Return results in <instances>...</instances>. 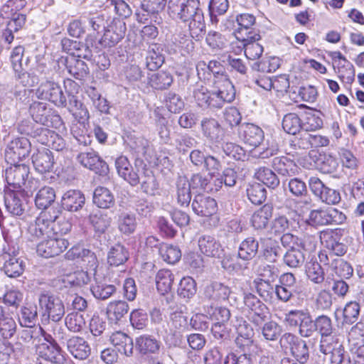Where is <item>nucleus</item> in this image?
<instances>
[{
    "instance_id": "nucleus-1",
    "label": "nucleus",
    "mask_w": 364,
    "mask_h": 364,
    "mask_svg": "<svg viewBox=\"0 0 364 364\" xmlns=\"http://www.w3.org/2000/svg\"><path fill=\"white\" fill-rule=\"evenodd\" d=\"M213 79V90L200 86L193 92L194 99L202 108L220 109L225 103L232 102L235 97L233 85L227 75H220Z\"/></svg>"
},
{
    "instance_id": "nucleus-2",
    "label": "nucleus",
    "mask_w": 364,
    "mask_h": 364,
    "mask_svg": "<svg viewBox=\"0 0 364 364\" xmlns=\"http://www.w3.org/2000/svg\"><path fill=\"white\" fill-rule=\"evenodd\" d=\"M38 304L43 317L54 323L60 321L65 313L62 299L50 292L43 291L38 295Z\"/></svg>"
},
{
    "instance_id": "nucleus-3",
    "label": "nucleus",
    "mask_w": 364,
    "mask_h": 364,
    "mask_svg": "<svg viewBox=\"0 0 364 364\" xmlns=\"http://www.w3.org/2000/svg\"><path fill=\"white\" fill-rule=\"evenodd\" d=\"M37 98L48 100L58 107H66V97L59 84L52 80L41 82L36 91Z\"/></svg>"
},
{
    "instance_id": "nucleus-4",
    "label": "nucleus",
    "mask_w": 364,
    "mask_h": 364,
    "mask_svg": "<svg viewBox=\"0 0 364 364\" xmlns=\"http://www.w3.org/2000/svg\"><path fill=\"white\" fill-rule=\"evenodd\" d=\"M33 119L46 127H57L62 123L60 115L55 114L46 102H33L29 108Z\"/></svg>"
},
{
    "instance_id": "nucleus-5",
    "label": "nucleus",
    "mask_w": 364,
    "mask_h": 364,
    "mask_svg": "<svg viewBox=\"0 0 364 364\" xmlns=\"http://www.w3.org/2000/svg\"><path fill=\"white\" fill-rule=\"evenodd\" d=\"M286 321L291 326H299L302 337H311L316 332L315 321L307 311L292 310L286 314Z\"/></svg>"
},
{
    "instance_id": "nucleus-6",
    "label": "nucleus",
    "mask_w": 364,
    "mask_h": 364,
    "mask_svg": "<svg viewBox=\"0 0 364 364\" xmlns=\"http://www.w3.org/2000/svg\"><path fill=\"white\" fill-rule=\"evenodd\" d=\"M237 336L235 339V344L243 353L239 357L236 356L237 364H250V337L249 323L242 318L237 319Z\"/></svg>"
},
{
    "instance_id": "nucleus-7",
    "label": "nucleus",
    "mask_w": 364,
    "mask_h": 364,
    "mask_svg": "<svg viewBox=\"0 0 364 364\" xmlns=\"http://www.w3.org/2000/svg\"><path fill=\"white\" fill-rule=\"evenodd\" d=\"M281 346L289 350L295 359L305 363L309 359V348L304 341L290 333H284L280 339Z\"/></svg>"
},
{
    "instance_id": "nucleus-8",
    "label": "nucleus",
    "mask_w": 364,
    "mask_h": 364,
    "mask_svg": "<svg viewBox=\"0 0 364 364\" xmlns=\"http://www.w3.org/2000/svg\"><path fill=\"white\" fill-rule=\"evenodd\" d=\"M346 219V215L336 208L314 210L310 213L309 223L311 225H327L342 224Z\"/></svg>"
},
{
    "instance_id": "nucleus-9",
    "label": "nucleus",
    "mask_w": 364,
    "mask_h": 364,
    "mask_svg": "<svg viewBox=\"0 0 364 364\" xmlns=\"http://www.w3.org/2000/svg\"><path fill=\"white\" fill-rule=\"evenodd\" d=\"M200 6L199 0H169L168 10L169 14L173 18H178L183 22H188L191 14L198 11Z\"/></svg>"
},
{
    "instance_id": "nucleus-10",
    "label": "nucleus",
    "mask_w": 364,
    "mask_h": 364,
    "mask_svg": "<svg viewBox=\"0 0 364 364\" xmlns=\"http://www.w3.org/2000/svg\"><path fill=\"white\" fill-rule=\"evenodd\" d=\"M126 31L124 21L119 18H114L106 27L100 43L104 47H113L123 39Z\"/></svg>"
},
{
    "instance_id": "nucleus-11",
    "label": "nucleus",
    "mask_w": 364,
    "mask_h": 364,
    "mask_svg": "<svg viewBox=\"0 0 364 364\" xmlns=\"http://www.w3.org/2000/svg\"><path fill=\"white\" fill-rule=\"evenodd\" d=\"M31 144L26 137L16 138L9 143L5 150V158L8 163L16 164L28 156Z\"/></svg>"
},
{
    "instance_id": "nucleus-12",
    "label": "nucleus",
    "mask_w": 364,
    "mask_h": 364,
    "mask_svg": "<svg viewBox=\"0 0 364 364\" xmlns=\"http://www.w3.org/2000/svg\"><path fill=\"white\" fill-rule=\"evenodd\" d=\"M319 237L322 245L331 251L330 254L336 256H343L346 253L348 247L341 242L342 233L341 230H323L320 232Z\"/></svg>"
},
{
    "instance_id": "nucleus-13",
    "label": "nucleus",
    "mask_w": 364,
    "mask_h": 364,
    "mask_svg": "<svg viewBox=\"0 0 364 364\" xmlns=\"http://www.w3.org/2000/svg\"><path fill=\"white\" fill-rule=\"evenodd\" d=\"M360 326L362 323H356L348 333L350 351L353 355V364H364L363 334Z\"/></svg>"
},
{
    "instance_id": "nucleus-14",
    "label": "nucleus",
    "mask_w": 364,
    "mask_h": 364,
    "mask_svg": "<svg viewBox=\"0 0 364 364\" xmlns=\"http://www.w3.org/2000/svg\"><path fill=\"white\" fill-rule=\"evenodd\" d=\"M69 245L67 240L60 237H48L39 242L36 247L37 253L43 257L48 258L60 255Z\"/></svg>"
},
{
    "instance_id": "nucleus-15",
    "label": "nucleus",
    "mask_w": 364,
    "mask_h": 364,
    "mask_svg": "<svg viewBox=\"0 0 364 364\" xmlns=\"http://www.w3.org/2000/svg\"><path fill=\"white\" fill-rule=\"evenodd\" d=\"M77 160L82 166L100 176H105L109 171L107 163L94 150L80 153Z\"/></svg>"
},
{
    "instance_id": "nucleus-16",
    "label": "nucleus",
    "mask_w": 364,
    "mask_h": 364,
    "mask_svg": "<svg viewBox=\"0 0 364 364\" xmlns=\"http://www.w3.org/2000/svg\"><path fill=\"white\" fill-rule=\"evenodd\" d=\"M33 135L41 144L46 145L53 150L59 151L65 146L64 139L54 131L48 128H37L33 131Z\"/></svg>"
},
{
    "instance_id": "nucleus-17",
    "label": "nucleus",
    "mask_w": 364,
    "mask_h": 364,
    "mask_svg": "<svg viewBox=\"0 0 364 364\" xmlns=\"http://www.w3.org/2000/svg\"><path fill=\"white\" fill-rule=\"evenodd\" d=\"M264 139V134L263 130L258 126L252 124V158L253 159H267L270 156L276 155L279 149L277 146L267 147L262 151L257 149V148L263 142Z\"/></svg>"
},
{
    "instance_id": "nucleus-18",
    "label": "nucleus",
    "mask_w": 364,
    "mask_h": 364,
    "mask_svg": "<svg viewBox=\"0 0 364 364\" xmlns=\"http://www.w3.org/2000/svg\"><path fill=\"white\" fill-rule=\"evenodd\" d=\"M6 169L5 178L8 185L14 189L21 188L25 184L29 173V168L23 164H12Z\"/></svg>"
},
{
    "instance_id": "nucleus-19",
    "label": "nucleus",
    "mask_w": 364,
    "mask_h": 364,
    "mask_svg": "<svg viewBox=\"0 0 364 364\" xmlns=\"http://www.w3.org/2000/svg\"><path fill=\"white\" fill-rule=\"evenodd\" d=\"M320 350L323 354H331V364H353L350 358L338 342H336L333 346L327 339L322 340Z\"/></svg>"
},
{
    "instance_id": "nucleus-20",
    "label": "nucleus",
    "mask_w": 364,
    "mask_h": 364,
    "mask_svg": "<svg viewBox=\"0 0 364 364\" xmlns=\"http://www.w3.org/2000/svg\"><path fill=\"white\" fill-rule=\"evenodd\" d=\"M18 251L9 250L1 255L4 264L3 269L5 274L9 277H18L23 274L24 271V264L23 260L17 257Z\"/></svg>"
},
{
    "instance_id": "nucleus-21",
    "label": "nucleus",
    "mask_w": 364,
    "mask_h": 364,
    "mask_svg": "<svg viewBox=\"0 0 364 364\" xmlns=\"http://www.w3.org/2000/svg\"><path fill=\"white\" fill-rule=\"evenodd\" d=\"M252 332L253 336L263 337L267 341H276L282 333V327L269 318L255 328L252 327Z\"/></svg>"
},
{
    "instance_id": "nucleus-22",
    "label": "nucleus",
    "mask_w": 364,
    "mask_h": 364,
    "mask_svg": "<svg viewBox=\"0 0 364 364\" xmlns=\"http://www.w3.org/2000/svg\"><path fill=\"white\" fill-rule=\"evenodd\" d=\"M36 351L41 359L50 360L58 363H64L65 361L63 353L58 343H40L36 344Z\"/></svg>"
},
{
    "instance_id": "nucleus-23",
    "label": "nucleus",
    "mask_w": 364,
    "mask_h": 364,
    "mask_svg": "<svg viewBox=\"0 0 364 364\" xmlns=\"http://www.w3.org/2000/svg\"><path fill=\"white\" fill-rule=\"evenodd\" d=\"M192 208L196 214L203 217H209L217 211L215 199L203 194L196 195L192 202Z\"/></svg>"
},
{
    "instance_id": "nucleus-24",
    "label": "nucleus",
    "mask_w": 364,
    "mask_h": 364,
    "mask_svg": "<svg viewBox=\"0 0 364 364\" xmlns=\"http://www.w3.org/2000/svg\"><path fill=\"white\" fill-rule=\"evenodd\" d=\"M282 245L285 247L297 248L300 247L304 251H313L316 248V240L312 236H306L300 240L298 237L291 233H285L280 238Z\"/></svg>"
},
{
    "instance_id": "nucleus-25",
    "label": "nucleus",
    "mask_w": 364,
    "mask_h": 364,
    "mask_svg": "<svg viewBox=\"0 0 364 364\" xmlns=\"http://www.w3.org/2000/svg\"><path fill=\"white\" fill-rule=\"evenodd\" d=\"M237 27L235 30V36L237 41H240L246 49L250 44V15L240 14L237 16ZM245 55L247 57L246 50Z\"/></svg>"
},
{
    "instance_id": "nucleus-26",
    "label": "nucleus",
    "mask_w": 364,
    "mask_h": 364,
    "mask_svg": "<svg viewBox=\"0 0 364 364\" xmlns=\"http://www.w3.org/2000/svg\"><path fill=\"white\" fill-rule=\"evenodd\" d=\"M85 202L84 194L78 190H69L63 194L61 198L62 207L70 212L80 210L85 205Z\"/></svg>"
},
{
    "instance_id": "nucleus-27",
    "label": "nucleus",
    "mask_w": 364,
    "mask_h": 364,
    "mask_svg": "<svg viewBox=\"0 0 364 364\" xmlns=\"http://www.w3.org/2000/svg\"><path fill=\"white\" fill-rule=\"evenodd\" d=\"M129 311L127 302L122 300L111 301L107 306V316L112 323L119 324L126 317Z\"/></svg>"
},
{
    "instance_id": "nucleus-28",
    "label": "nucleus",
    "mask_w": 364,
    "mask_h": 364,
    "mask_svg": "<svg viewBox=\"0 0 364 364\" xmlns=\"http://www.w3.org/2000/svg\"><path fill=\"white\" fill-rule=\"evenodd\" d=\"M200 251L205 255L211 257H220L223 254V249L220 243L210 235H202L198 239Z\"/></svg>"
},
{
    "instance_id": "nucleus-29",
    "label": "nucleus",
    "mask_w": 364,
    "mask_h": 364,
    "mask_svg": "<svg viewBox=\"0 0 364 364\" xmlns=\"http://www.w3.org/2000/svg\"><path fill=\"white\" fill-rule=\"evenodd\" d=\"M115 166L118 174L131 186H135L139 184V175L134 171L133 167L126 156L118 157L115 161Z\"/></svg>"
},
{
    "instance_id": "nucleus-30",
    "label": "nucleus",
    "mask_w": 364,
    "mask_h": 364,
    "mask_svg": "<svg viewBox=\"0 0 364 364\" xmlns=\"http://www.w3.org/2000/svg\"><path fill=\"white\" fill-rule=\"evenodd\" d=\"M319 258L321 262L328 264L335 273L341 278L349 279L353 274L352 266L343 259H333L329 262L328 256L323 254L320 255Z\"/></svg>"
},
{
    "instance_id": "nucleus-31",
    "label": "nucleus",
    "mask_w": 364,
    "mask_h": 364,
    "mask_svg": "<svg viewBox=\"0 0 364 364\" xmlns=\"http://www.w3.org/2000/svg\"><path fill=\"white\" fill-rule=\"evenodd\" d=\"M109 341L120 353L126 356L132 355L133 341L132 338L125 333L116 331L110 336Z\"/></svg>"
},
{
    "instance_id": "nucleus-32",
    "label": "nucleus",
    "mask_w": 364,
    "mask_h": 364,
    "mask_svg": "<svg viewBox=\"0 0 364 364\" xmlns=\"http://www.w3.org/2000/svg\"><path fill=\"white\" fill-rule=\"evenodd\" d=\"M67 347L70 353L80 360L86 359L90 354V348L83 338L73 336L67 341Z\"/></svg>"
},
{
    "instance_id": "nucleus-33",
    "label": "nucleus",
    "mask_w": 364,
    "mask_h": 364,
    "mask_svg": "<svg viewBox=\"0 0 364 364\" xmlns=\"http://www.w3.org/2000/svg\"><path fill=\"white\" fill-rule=\"evenodd\" d=\"M136 347L142 355L159 353L161 343L151 335H142L136 338Z\"/></svg>"
},
{
    "instance_id": "nucleus-34",
    "label": "nucleus",
    "mask_w": 364,
    "mask_h": 364,
    "mask_svg": "<svg viewBox=\"0 0 364 364\" xmlns=\"http://www.w3.org/2000/svg\"><path fill=\"white\" fill-rule=\"evenodd\" d=\"M32 161L36 170L41 173L50 171L53 166V156L50 151L43 149L33 154Z\"/></svg>"
},
{
    "instance_id": "nucleus-35",
    "label": "nucleus",
    "mask_w": 364,
    "mask_h": 364,
    "mask_svg": "<svg viewBox=\"0 0 364 364\" xmlns=\"http://www.w3.org/2000/svg\"><path fill=\"white\" fill-rule=\"evenodd\" d=\"M205 297L215 301H223L228 299L230 288L220 282H214L206 286L204 291Z\"/></svg>"
},
{
    "instance_id": "nucleus-36",
    "label": "nucleus",
    "mask_w": 364,
    "mask_h": 364,
    "mask_svg": "<svg viewBox=\"0 0 364 364\" xmlns=\"http://www.w3.org/2000/svg\"><path fill=\"white\" fill-rule=\"evenodd\" d=\"M65 63L68 73L76 79L82 80L87 76L89 68L81 59L76 58V56H70L66 58Z\"/></svg>"
},
{
    "instance_id": "nucleus-37",
    "label": "nucleus",
    "mask_w": 364,
    "mask_h": 364,
    "mask_svg": "<svg viewBox=\"0 0 364 364\" xmlns=\"http://www.w3.org/2000/svg\"><path fill=\"white\" fill-rule=\"evenodd\" d=\"M54 231L55 227L39 216H38L34 223H31L28 227L29 234L36 238H41L44 236L50 237V235L53 234Z\"/></svg>"
},
{
    "instance_id": "nucleus-38",
    "label": "nucleus",
    "mask_w": 364,
    "mask_h": 364,
    "mask_svg": "<svg viewBox=\"0 0 364 364\" xmlns=\"http://www.w3.org/2000/svg\"><path fill=\"white\" fill-rule=\"evenodd\" d=\"M269 318L267 307L254 295H252V327Z\"/></svg>"
},
{
    "instance_id": "nucleus-39",
    "label": "nucleus",
    "mask_w": 364,
    "mask_h": 364,
    "mask_svg": "<svg viewBox=\"0 0 364 364\" xmlns=\"http://www.w3.org/2000/svg\"><path fill=\"white\" fill-rule=\"evenodd\" d=\"M5 207L9 213L13 215H21L24 211L23 204L14 190L5 191Z\"/></svg>"
},
{
    "instance_id": "nucleus-40",
    "label": "nucleus",
    "mask_w": 364,
    "mask_h": 364,
    "mask_svg": "<svg viewBox=\"0 0 364 364\" xmlns=\"http://www.w3.org/2000/svg\"><path fill=\"white\" fill-rule=\"evenodd\" d=\"M66 259L74 260L81 259L88 265L93 266L96 263V257L90 250L85 249L81 246H74L70 248L65 255Z\"/></svg>"
},
{
    "instance_id": "nucleus-41",
    "label": "nucleus",
    "mask_w": 364,
    "mask_h": 364,
    "mask_svg": "<svg viewBox=\"0 0 364 364\" xmlns=\"http://www.w3.org/2000/svg\"><path fill=\"white\" fill-rule=\"evenodd\" d=\"M93 203L100 208H109L114 204V197L108 188L98 186L93 193Z\"/></svg>"
},
{
    "instance_id": "nucleus-42",
    "label": "nucleus",
    "mask_w": 364,
    "mask_h": 364,
    "mask_svg": "<svg viewBox=\"0 0 364 364\" xmlns=\"http://www.w3.org/2000/svg\"><path fill=\"white\" fill-rule=\"evenodd\" d=\"M191 183L186 177H179L176 182V198L181 205H188L191 200Z\"/></svg>"
},
{
    "instance_id": "nucleus-43",
    "label": "nucleus",
    "mask_w": 364,
    "mask_h": 364,
    "mask_svg": "<svg viewBox=\"0 0 364 364\" xmlns=\"http://www.w3.org/2000/svg\"><path fill=\"white\" fill-rule=\"evenodd\" d=\"M314 321L316 331H318L321 336V341L327 339L333 346L336 341H334L333 338H329L333 330L331 319L326 315H322L318 316Z\"/></svg>"
},
{
    "instance_id": "nucleus-44",
    "label": "nucleus",
    "mask_w": 364,
    "mask_h": 364,
    "mask_svg": "<svg viewBox=\"0 0 364 364\" xmlns=\"http://www.w3.org/2000/svg\"><path fill=\"white\" fill-rule=\"evenodd\" d=\"M127 249L121 244H116L111 247L107 255V262L110 265L119 266L124 264L129 259Z\"/></svg>"
},
{
    "instance_id": "nucleus-45",
    "label": "nucleus",
    "mask_w": 364,
    "mask_h": 364,
    "mask_svg": "<svg viewBox=\"0 0 364 364\" xmlns=\"http://www.w3.org/2000/svg\"><path fill=\"white\" fill-rule=\"evenodd\" d=\"M272 168L282 176L294 174L296 171V165L293 160L287 156H277L272 160Z\"/></svg>"
},
{
    "instance_id": "nucleus-46",
    "label": "nucleus",
    "mask_w": 364,
    "mask_h": 364,
    "mask_svg": "<svg viewBox=\"0 0 364 364\" xmlns=\"http://www.w3.org/2000/svg\"><path fill=\"white\" fill-rule=\"evenodd\" d=\"M166 4V0H143L141 3V8L148 15L154 16V21L156 23L160 24L161 18L159 17L158 14L164 10Z\"/></svg>"
},
{
    "instance_id": "nucleus-47",
    "label": "nucleus",
    "mask_w": 364,
    "mask_h": 364,
    "mask_svg": "<svg viewBox=\"0 0 364 364\" xmlns=\"http://www.w3.org/2000/svg\"><path fill=\"white\" fill-rule=\"evenodd\" d=\"M173 77L168 72L159 70L149 77V83L154 89L164 90L171 86Z\"/></svg>"
},
{
    "instance_id": "nucleus-48",
    "label": "nucleus",
    "mask_w": 364,
    "mask_h": 364,
    "mask_svg": "<svg viewBox=\"0 0 364 364\" xmlns=\"http://www.w3.org/2000/svg\"><path fill=\"white\" fill-rule=\"evenodd\" d=\"M272 215V207L265 204L252 215V226L255 229H262L266 227Z\"/></svg>"
},
{
    "instance_id": "nucleus-49",
    "label": "nucleus",
    "mask_w": 364,
    "mask_h": 364,
    "mask_svg": "<svg viewBox=\"0 0 364 364\" xmlns=\"http://www.w3.org/2000/svg\"><path fill=\"white\" fill-rule=\"evenodd\" d=\"M141 188L144 193L150 196H155L159 189L156 179L150 170H146L141 176H139Z\"/></svg>"
},
{
    "instance_id": "nucleus-50",
    "label": "nucleus",
    "mask_w": 364,
    "mask_h": 364,
    "mask_svg": "<svg viewBox=\"0 0 364 364\" xmlns=\"http://www.w3.org/2000/svg\"><path fill=\"white\" fill-rule=\"evenodd\" d=\"M203 135L212 141H216L220 137V125L214 118H204L201 121Z\"/></svg>"
},
{
    "instance_id": "nucleus-51",
    "label": "nucleus",
    "mask_w": 364,
    "mask_h": 364,
    "mask_svg": "<svg viewBox=\"0 0 364 364\" xmlns=\"http://www.w3.org/2000/svg\"><path fill=\"white\" fill-rule=\"evenodd\" d=\"M195 11L191 13V18L188 21L189 30L193 37L200 35L205 28L203 11L200 6H198V11Z\"/></svg>"
},
{
    "instance_id": "nucleus-52",
    "label": "nucleus",
    "mask_w": 364,
    "mask_h": 364,
    "mask_svg": "<svg viewBox=\"0 0 364 364\" xmlns=\"http://www.w3.org/2000/svg\"><path fill=\"white\" fill-rule=\"evenodd\" d=\"M55 199V190L51 187L44 186L37 193L35 198V203L38 208L46 209L54 202Z\"/></svg>"
},
{
    "instance_id": "nucleus-53",
    "label": "nucleus",
    "mask_w": 364,
    "mask_h": 364,
    "mask_svg": "<svg viewBox=\"0 0 364 364\" xmlns=\"http://www.w3.org/2000/svg\"><path fill=\"white\" fill-rule=\"evenodd\" d=\"M119 230L127 235L134 233L136 230L137 223L134 214L122 213L117 220Z\"/></svg>"
},
{
    "instance_id": "nucleus-54",
    "label": "nucleus",
    "mask_w": 364,
    "mask_h": 364,
    "mask_svg": "<svg viewBox=\"0 0 364 364\" xmlns=\"http://www.w3.org/2000/svg\"><path fill=\"white\" fill-rule=\"evenodd\" d=\"M65 324L70 331L79 333L85 327L86 321L81 312H71L65 316Z\"/></svg>"
},
{
    "instance_id": "nucleus-55",
    "label": "nucleus",
    "mask_w": 364,
    "mask_h": 364,
    "mask_svg": "<svg viewBox=\"0 0 364 364\" xmlns=\"http://www.w3.org/2000/svg\"><path fill=\"white\" fill-rule=\"evenodd\" d=\"M255 178L262 183L268 187L274 188L279 183V181L276 174L269 168L260 167L256 170L254 176Z\"/></svg>"
},
{
    "instance_id": "nucleus-56",
    "label": "nucleus",
    "mask_w": 364,
    "mask_h": 364,
    "mask_svg": "<svg viewBox=\"0 0 364 364\" xmlns=\"http://www.w3.org/2000/svg\"><path fill=\"white\" fill-rule=\"evenodd\" d=\"M146 59V67L150 70H154L161 66L164 57L161 54L160 47L157 44H152L149 47Z\"/></svg>"
},
{
    "instance_id": "nucleus-57",
    "label": "nucleus",
    "mask_w": 364,
    "mask_h": 364,
    "mask_svg": "<svg viewBox=\"0 0 364 364\" xmlns=\"http://www.w3.org/2000/svg\"><path fill=\"white\" fill-rule=\"evenodd\" d=\"M360 311V305L358 301L348 302L343 311V324L352 325L358 320Z\"/></svg>"
},
{
    "instance_id": "nucleus-58",
    "label": "nucleus",
    "mask_w": 364,
    "mask_h": 364,
    "mask_svg": "<svg viewBox=\"0 0 364 364\" xmlns=\"http://www.w3.org/2000/svg\"><path fill=\"white\" fill-rule=\"evenodd\" d=\"M173 275L168 269H161L156 277V288L161 294L168 292L172 287Z\"/></svg>"
},
{
    "instance_id": "nucleus-59",
    "label": "nucleus",
    "mask_w": 364,
    "mask_h": 364,
    "mask_svg": "<svg viewBox=\"0 0 364 364\" xmlns=\"http://www.w3.org/2000/svg\"><path fill=\"white\" fill-rule=\"evenodd\" d=\"M116 289L114 285L102 282H96L91 287L92 295L99 300H106L109 299L115 293Z\"/></svg>"
},
{
    "instance_id": "nucleus-60",
    "label": "nucleus",
    "mask_w": 364,
    "mask_h": 364,
    "mask_svg": "<svg viewBox=\"0 0 364 364\" xmlns=\"http://www.w3.org/2000/svg\"><path fill=\"white\" fill-rule=\"evenodd\" d=\"M296 228L294 221L289 220L285 216L282 215L274 219L271 225V232L280 235L287 230H293Z\"/></svg>"
},
{
    "instance_id": "nucleus-61",
    "label": "nucleus",
    "mask_w": 364,
    "mask_h": 364,
    "mask_svg": "<svg viewBox=\"0 0 364 364\" xmlns=\"http://www.w3.org/2000/svg\"><path fill=\"white\" fill-rule=\"evenodd\" d=\"M306 274L315 284H321L324 281L325 273L321 264L316 261L311 260L306 263Z\"/></svg>"
},
{
    "instance_id": "nucleus-62",
    "label": "nucleus",
    "mask_w": 364,
    "mask_h": 364,
    "mask_svg": "<svg viewBox=\"0 0 364 364\" xmlns=\"http://www.w3.org/2000/svg\"><path fill=\"white\" fill-rule=\"evenodd\" d=\"M305 261L304 252L299 248L289 249L284 255V263L291 268L301 267Z\"/></svg>"
},
{
    "instance_id": "nucleus-63",
    "label": "nucleus",
    "mask_w": 364,
    "mask_h": 364,
    "mask_svg": "<svg viewBox=\"0 0 364 364\" xmlns=\"http://www.w3.org/2000/svg\"><path fill=\"white\" fill-rule=\"evenodd\" d=\"M159 252L164 260L169 264L178 262L181 257V250L173 245L163 244L159 249Z\"/></svg>"
},
{
    "instance_id": "nucleus-64",
    "label": "nucleus",
    "mask_w": 364,
    "mask_h": 364,
    "mask_svg": "<svg viewBox=\"0 0 364 364\" xmlns=\"http://www.w3.org/2000/svg\"><path fill=\"white\" fill-rule=\"evenodd\" d=\"M282 127L288 134L294 135L302 128V124L297 114L289 113L283 118Z\"/></svg>"
}]
</instances>
